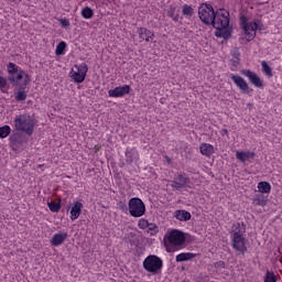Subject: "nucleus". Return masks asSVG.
<instances>
[{"instance_id":"obj_1","label":"nucleus","mask_w":282,"mask_h":282,"mask_svg":"<svg viewBox=\"0 0 282 282\" xmlns=\"http://www.w3.org/2000/svg\"><path fill=\"white\" fill-rule=\"evenodd\" d=\"M8 80L11 83L12 87H19L20 89H25L30 85V75L25 70L19 68L14 63H9L8 66Z\"/></svg>"},{"instance_id":"obj_2","label":"nucleus","mask_w":282,"mask_h":282,"mask_svg":"<svg viewBox=\"0 0 282 282\" xmlns=\"http://www.w3.org/2000/svg\"><path fill=\"white\" fill-rule=\"evenodd\" d=\"M231 230V248L237 254H246L248 252V247H246V224L237 223Z\"/></svg>"},{"instance_id":"obj_3","label":"nucleus","mask_w":282,"mask_h":282,"mask_svg":"<svg viewBox=\"0 0 282 282\" xmlns=\"http://www.w3.org/2000/svg\"><path fill=\"white\" fill-rule=\"evenodd\" d=\"M15 131H22L26 135H32L34 133V119L30 115H19L15 117L14 121Z\"/></svg>"},{"instance_id":"obj_4","label":"nucleus","mask_w":282,"mask_h":282,"mask_svg":"<svg viewBox=\"0 0 282 282\" xmlns=\"http://www.w3.org/2000/svg\"><path fill=\"white\" fill-rule=\"evenodd\" d=\"M162 268H164V261L155 254H150L143 260V269L150 274H160Z\"/></svg>"},{"instance_id":"obj_5","label":"nucleus","mask_w":282,"mask_h":282,"mask_svg":"<svg viewBox=\"0 0 282 282\" xmlns=\"http://www.w3.org/2000/svg\"><path fill=\"white\" fill-rule=\"evenodd\" d=\"M212 25L215 30L228 28L230 25V12L226 11V9H218L215 12Z\"/></svg>"},{"instance_id":"obj_6","label":"nucleus","mask_w":282,"mask_h":282,"mask_svg":"<svg viewBox=\"0 0 282 282\" xmlns=\"http://www.w3.org/2000/svg\"><path fill=\"white\" fill-rule=\"evenodd\" d=\"M215 9L209 3H202L198 7V17L205 25H213Z\"/></svg>"},{"instance_id":"obj_7","label":"nucleus","mask_w":282,"mask_h":282,"mask_svg":"<svg viewBox=\"0 0 282 282\" xmlns=\"http://www.w3.org/2000/svg\"><path fill=\"white\" fill-rule=\"evenodd\" d=\"M129 213L131 217H142L147 213V206L142 199L134 197L129 200Z\"/></svg>"},{"instance_id":"obj_8","label":"nucleus","mask_w":282,"mask_h":282,"mask_svg":"<svg viewBox=\"0 0 282 282\" xmlns=\"http://www.w3.org/2000/svg\"><path fill=\"white\" fill-rule=\"evenodd\" d=\"M241 21V25H242V30L246 34V36H248L247 42L250 43V41H252V39H254L256 36V32L257 30H259V23L252 21L250 23H248V18H246L245 15H242L240 18Z\"/></svg>"},{"instance_id":"obj_9","label":"nucleus","mask_w":282,"mask_h":282,"mask_svg":"<svg viewBox=\"0 0 282 282\" xmlns=\"http://www.w3.org/2000/svg\"><path fill=\"white\" fill-rule=\"evenodd\" d=\"M167 241L172 246H182L186 241V236H184V232L173 229L167 237Z\"/></svg>"},{"instance_id":"obj_10","label":"nucleus","mask_w":282,"mask_h":282,"mask_svg":"<svg viewBox=\"0 0 282 282\" xmlns=\"http://www.w3.org/2000/svg\"><path fill=\"white\" fill-rule=\"evenodd\" d=\"M230 78H231V80H234L235 85H237V87L240 89L241 94L248 95L252 91V89L248 85V82H246V79H243V77H241L239 75L231 74Z\"/></svg>"},{"instance_id":"obj_11","label":"nucleus","mask_w":282,"mask_h":282,"mask_svg":"<svg viewBox=\"0 0 282 282\" xmlns=\"http://www.w3.org/2000/svg\"><path fill=\"white\" fill-rule=\"evenodd\" d=\"M87 72H89V67L87 64H80L77 66V72H72V78L75 83H83L87 76Z\"/></svg>"},{"instance_id":"obj_12","label":"nucleus","mask_w":282,"mask_h":282,"mask_svg":"<svg viewBox=\"0 0 282 282\" xmlns=\"http://www.w3.org/2000/svg\"><path fill=\"white\" fill-rule=\"evenodd\" d=\"M188 184H191V178L180 174L172 181V188L182 191V188L188 187Z\"/></svg>"},{"instance_id":"obj_13","label":"nucleus","mask_w":282,"mask_h":282,"mask_svg":"<svg viewBox=\"0 0 282 282\" xmlns=\"http://www.w3.org/2000/svg\"><path fill=\"white\" fill-rule=\"evenodd\" d=\"M129 91H131V86L129 85L118 86L115 89H110L108 91V96L110 98H122V96H127Z\"/></svg>"},{"instance_id":"obj_14","label":"nucleus","mask_w":282,"mask_h":282,"mask_svg":"<svg viewBox=\"0 0 282 282\" xmlns=\"http://www.w3.org/2000/svg\"><path fill=\"white\" fill-rule=\"evenodd\" d=\"M241 74L243 76H247V78H249L251 85H254V87H258L259 89H261V87H263V80H261V77H259V75H257V73H253L252 70L242 69Z\"/></svg>"},{"instance_id":"obj_15","label":"nucleus","mask_w":282,"mask_h":282,"mask_svg":"<svg viewBox=\"0 0 282 282\" xmlns=\"http://www.w3.org/2000/svg\"><path fill=\"white\" fill-rule=\"evenodd\" d=\"M21 144H23V137L21 133L15 132L10 137V147L13 151H19L21 149Z\"/></svg>"},{"instance_id":"obj_16","label":"nucleus","mask_w":282,"mask_h":282,"mask_svg":"<svg viewBox=\"0 0 282 282\" xmlns=\"http://www.w3.org/2000/svg\"><path fill=\"white\" fill-rule=\"evenodd\" d=\"M80 213H83V203L75 200L70 207V219H78L80 217Z\"/></svg>"},{"instance_id":"obj_17","label":"nucleus","mask_w":282,"mask_h":282,"mask_svg":"<svg viewBox=\"0 0 282 282\" xmlns=\"http://www.w3.org/2000/svg\"><path fill=\"white\" fill-rule=\"evenodd\" d=\"M138 34H139V37L142 40V41H147V43H149V41H151V39H154L155 37V34H153V32H151L149 29L147 28H140L138 29Z\"/></svg>"},{"instance_id":"obj_18","label":"nucleus","mask_w":282,"mask_h":282,"mask_svg":"<svg viewBox=\"0 0 282 282\" xmlns=\"http://www.w3.org/2000/svg\"><path fill=\"white\" fill-rule=\"evenodd\" d=\"M65 239H67V232L55 234L51 239V243L52 246H61L65 242Z\"/></svg>"},{"instance_id":"obj_19","label":"nucleus","mask_w":282,"mask_h":282,"mask_svg":"<svg viewBox=\"0 0 282 282\" xmlns=\"http://www.w3.org/2000/svg\"><path fill=\"white\" fill-rule=\"evenodd\" d=\"M199 149L202 155H206V158H210L215 153V147L210 143H203Z\"/></svg>"},{"instance_id":"obj_20","label":"nucleus","mask_w":282,"mask_h":282,"mask_svg":"<svg viewBox=\"0 0 282 282\" xmlns=\"http://www.w3.org/2000/svg\"><path fill=\"white\" fill-rule=\"evenodd\" d=\"M215 36L217 39L228 40V39H230V36H232V33L230 32V29H228V26H227V28H223V29H216Z\"/></svg>"},{"instance_id":"obj_21","label":"nucleus","mask_w":282,"mask_h":282,"mask_svg":"<svg viewBox=\"0 0 282 282\" xmlns=\"http://www.w3.org/2000/svg\"><path fill=\"white\" fill-rule=\"evenodd\" d=\"M195 257H197V253L183 252L176 256V262L191 261V259H195Z\"/></svg>"},{"instance_id":"obj_22","label":"nucleus","mask_w":282,"mask_h":282,"mask_svg":"<svg viewBox=\"0 0 282 282\" xmlns=\"http://www.w3.org/2000/svg\"><path fill=\"white\" fill-rule=\"evenodd\" d=\"M175 217L178 221H189L191 214L184 209H178L175 212Z\"/></svg>"},{"instance_id":"obj_23","label":"nucleus","mask_w":282,"mask_h":282,"mask_svg":"<svg viewBox=\"0 0 282 282\" xmlns=\"http://www.w3.org/2000/svg\"><path fill=\"white\" fill-rule=\"evenodd\" d=\"M236 158L240 162H247V160H253L254 152H238L236 153Z\"/></svg>"},{"instance_id":"obj_24","label":"nucleus","mask_w":282,"mask_h":282,"mask_svg":"<svg viewBox=\"0 0 282 282\" xmlns=\"http://www.w3.org/2000/svg\"><path fill=\"white\" fill-rule=\"evenodd\" d=\"M268 204V199L264 197L263 194H256L253 197V205L254 206H265Z\"/></svg>"},{"instance_id":"obj_25","label":"nucleus","mask_w":282,"mask_h":282,"mask_svg":"<svg viewBox=\"0 0 282 282\" xmlns=\"http://www.w3.org/2000/svg\"><path fill=\"white\" fill-rule=\"evenodd\" d=\"M14 98L18 102H23V100L28 99V93L25 91V89H20L18 93L14 94Z\"/></svg>"},{"instance_id":"obj_26","label":"nucleus","mask_w":282,"mask_h":282,"mask_svg":"<svg viewBox=\"0 0 282 282\" xmlns=\"http://www.w3.org/2000/svg\"><path fill=\"white\" fill-rule=\"evenodd\" d=\"M258 188L260 193H270V191H272V185H270L268 182H260L258 184Z\"/></svg>"},{"instance_id":"obj_27","label":"nucleus","mask_w":282,"mask_h":282,"mask_svg":"<svg viewBox=\"0 0 282 282\" xmlns=\"http://www.w3.org/2000/svg\"><path fill=\"white\" fill-rule=\"evenodd\" d=\"M262 66V72L263 74H265V76H268L269 78H272V67H270V65H268V62L263 61L261 63Z\"/></svg>"},{"instance_id":"obj_28","label":"nucleus","mask_w":282,"mask_h":282,"mask_svg":"<svg viewBox=\"0 0 282 282\" xmlns=\"http://www.w3.org/2000/svg\"><path fill=\"white\" fill-rule=\"evenodd\" d=\"M67 47V43L59 42L56 46L55 54L56 56H62V54H65V50Z\"/></svg>"},{"instance_id":"obj_29","label":"nucleus","mask_w":282,"mask_h":282,"mask_svg":"<svg viewBox=\"0 0 282 282\" xmlns=\"http://www.w3.org/2000/svg\"><path fill=\"white\" fill-rule=\"evenodd\" d=\"M47 206H48L51 213H58V210H61V202L56 203V202L52 200V202L47 203Z\"/></svg>"},{"instance_id":"obj_30","label":"nucleus","mask_w":282,"mask_h":282,"mask_svg":"<svg viewBox=\"0 0 282 282\" xmlns=\"http://www.w3.org/2000/svg\"><path fill=\"white\" fill-rule=\"evenodd\" d=\"M82 17L84 19H93L94 18V10H91V8H89V7H85L82 10Z\"/></svg>"},{"instance_id":"obj_31","label":"nucleus","mask_w":282,"mask_h":282,"mask_svg":"<svg viewBox=\"0 0 282 282\" xmlns=\"http://www.w3.org/2000/svg\"><path fill=\"white\" fill-rule=\"evenodd\" d=\"M8 79H6L3 76H0V90L2 94H8Z\"/></svg>"},{"instance_id":"obj_32","label":"nucleus","mask_w":282,"mask_h":282,"mask_svg":"<svg viewBox=\"0 0 282 282\" xmlns=\"http://www.w3.org/2000/svg\"><path fill=\"white\" fill-rule=\"evenodd\" d=\"M11 131L10 126L0 127V138H8Z\"/></svg>"},{"instance_id":"obj_33","label":"nucleus","mask_w":282,"mask_h":282,"mask_svg":"<svg viewBox=\"0 0 282 282\" xmlns=\"http://www.w3.org/2000/svg\"><path fill=\"white\" fill-rule=\"evenodd\" d=\"M264 282H276V275H274V272L267 271Z\"/></svg>"},{"instance_id":"obj_34","label":"nucleus","mask_w":282,"mask_h":282,"mask_svg":"<svg viewBox=\"0 0 282 282\" xmlns=\"http://www.w3.org/2000/svg\"><path fill=\"white\" fill-rule=\"evenodd\" d=\"M183 14L185 17H192L194 14V10H193V7L188 6V4H185L183 7V10H182Z\"/></svg>"},{"instance_id":"obj_35","label":"nucleus","mask_w":282,"mask_h":282,"mask_svg":"<svg viewBox=\"0 0 282 282\" xmlns=\"http://www.w3.org/2000/svg\"><path fill=\"white\" fill-rule=\"evenodd\" d=\"M167 15L173 19V21L177 22L180 21V15L176 14L175 15V8L171 7L169 10H167Z\"/></svg>"},{"instance_id":"obj_36","label":"nucleus","mask_w":282,"mask_h":282,"mask_svg":"<svg viewBox=\"0 0 282 282\" xmlns=\"http://www.w3.org/2000/svg\"><path fill=\"white\" fill-rule=\"evenodd\" d=\"M138 226H139V228H141V230H144V229L149 228L150 224H149V220L142 218L139 220Z\"/></svg>"},{"instance_id":"obj_37","label":"nucleus","mask_w":282,"mask_h":282,"mask_svg":"<svg viewBox=\"0 0 282 282\" xmlns=\"http://www.w3.org/2000/svg\"><path fill=\"white\" fill-rule=\"evenodd\" d=\"M59 23H61L62 28H69V20H67V19H62L59 21Z\"/></svg>"},{"instance_id":"obj_38","label":"nucleus","mask_w":282,"mask_h":282,"mask_svg":"<svg viewBox=\"0 0 282 282\" xmlns=\"http://www.w3.org/2000/svg\"><path fill=\"white\" fill-rule=\"evenodd\" d=\"M215 268H226V262L218 261V262L215 263Z\"/></svg>"},{"instance_id":"obj_39","label":"nucleus","mask_w":282,"mask_h":282,"mask_svg":"<svg viewBox=\"0 0 282 282\" xmlns=\"http://www.w3.org/2000/svg\"><path fill=\"white\" fill-rule=\"evenodd\" d=\"M232 63H234L235 67H237V65H239V63H240L239 57L236 56V57L232 59Z\"/></svg>"},{"instance_id":"obj_40","label":"nucleus","mask_w":282,"mask_h":282,"mask_svg":"<svg viewBox=\"0 0 282 282\" xmlns=\"http://www.w3.org/2000/svg\"><path fill=\"white\" fill-rule=\"evenodd\" d=\"M148 228L149 230H153L154 232H158V226L155 225H150Z\"/></svg>"},{"instance_id":"obj_41","label":"nucleus","mask_w":282,"mask_h":282,"mask_svg":"<svg viewBox=\"0 0 282 282\" xmlns=\"http://www.w3.org/2000/svg\"><path fill=\"white\" fill-rule=\"evenodd\" d=\"M220 134H221V135H228V129H223V130L220 131Z\"/></svg>"},{"instance_id":"obj_42","label":"nucleus","mask_w":282,"mask_h":282,"mask_svg":"<svg viewBox=\"0 0 282 282\" xmlns=\"http://www.w3.org/2000/svg\"><path fill=\"white\" fill-rule=\"evenodd\" d=\"M164 246L166 248V252H171L172 251L171 248H169V243L166 242V240H164Z\"/></svg>"},{"instance_id":"obj_43","label":"nucleus","mask_w":282,"mask_h":282,"mask_svg":"<svg viewBox=\"0 0 282 282\" xmlns=\"http://www.w3.org/2000/svg\"><path fill=\"white\" fill-rule=\"evenodd\" d=\"M128 241H129V243H131V246H133L135 243V241L131 240L129 237H128Z\"/></svg>"},{"instance_id":"obj_44","label":"nucleus","mask_w":282,"mask_h":282,"mask_svg":"<svg viewBox=\"0 0 282 282\" xmlns=\"http://www.w3.org/2000/svg\"><path fill=\"white\" fill-rule=\"evenodd\" d=\"M12 1L13 3H21L22 0H10Z\"/></svg>"},{"instance_id":"obj_45","label":"nucleus","mask_w":282,"mask_h":282,"mask_svg":"<svg viewBox=\"0 0 282 282\" xmlns=\"http://www.w3.org/2000/svg\"><path fill=\"white\" fill-rule=\"evenodd\" d=\"M95 149H96V151H100V147L99 145H96Z\"/></svg>"},{"instance_id":"obj_46","label":"nucleus","mask_w":282,"mask_h":282,"mask_svg":"<svg viewBox=\"0 0 282 282\" xmlns=\"http://www.w3.org/2000/svg\"><path fill=\"white\" fill-rule=\"evenodd\" d=\"M130 237H135V235H133V234H130Z\"/></svg>"},{"instance_id":"obj_47","label":"nucleus","mask_w":282,"mask_h":282,"mask_svg":"<svg viewBox=\"0 0 282 282\" xmlns=\"http://www.w3.org/2000/svg\"><path fill=\"white\" fill-rule=\"evenodd\" d=\"M248 107H252V104H248Z\"/></svg>"},{"instance_id":"obj_48","label":"nucleus","mask_w":282,"mask_h":282,"mask_svg":"<svg viewBox=\"0 0 282 282\" xmlns=\"http://www.w3.org/2000/svg\"><path fill=\"white\" fill-rule=\"evenodd\" d=\"M167 162H171V159H167Z\"/></svg>"}]
</instances>
